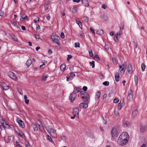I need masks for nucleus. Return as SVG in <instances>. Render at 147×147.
<instances>
[{
	"instance_id": "f257e3e1",
	"label": "nucleus",
	"mask_w": 147,
	"mask_h": 147,
	"mask_svg": "<svg viewBox=\"0 0 147 147\" xmlns=\"http://www.w3.org/2000/svg\"><path fill=\"white\" fill-rule=\"evenodd\" d=\"M129 137V136L127 132H123L118 138L117 143L122 146L125 144L128 141Z\"/></svg>"
},
{
	"instance_id": "f03ea898",
	"label": "nucleus",
	"mask_w": 147,
	"mask_h": 147,
	"mask_svg": "<svg viewBox=\"0 0 147 147\" xmlns=\"http://www.w3.org/2000/svg\"><path fill=\"white\" fill-rule=\"evenodd\" d=\"M46 129L50 134L54 138L57 137V135L56 131L50 126H48L46 128Z\"/></svg>"
},
{
	"instance_id": "7ed1b4c3",
	"label": "nucleus",
	"mask_w": 147,
	"mask_h": 147,
	"mask_svg": "<svg viewBox=\"0 0 147 147\" xmlns=\"http://www.w3.org/2000/svg\"><path fill=\"white\" fill-rule=\"evenodd\" d=\"M127 65V63L126 62H125L122 65H119V67L120 72V74L121 75H123L126 69V66Z\"/></svg>"
},
{
	"instance_id": "20e7f679",
	"label": "nucleus",
	"mask_w": 147,
	"mask_h": 147,
	"mask_svg": "<svg viewBox=\"0 0 147 147\" xmlns=\"http://www.w3.org/2000/svg\"><path fill=\"white\" fill-rule=\"evenodd\" d=\"M58 38H59L57 36H53L51 37L52 40L55 43H57L58 45H60V43L59 42Z\"/></svg>"
},
{
	"instance_id": "39448f33",
	"label": "nucleus",
	"mask_w": 147,
	"mask_h": 147,
	"mask_svg": "<svg viewBox=\"0 0 147 147\" xmlns=\"http://www.w3.org/2000/svg\"><path fill=\"white\" fill-rule=\"evenodd\" d=\"M111 134L113 137L114 138L117 136V128H114L111 131Z\"/></svg>"
},
{
	"instance_id": "423d86ee",
	"label": "nucleus",
	"mask_w": 147,
	"mask_h": 147,
	"mask_svg": "<svg viewBox=\"0 0 147 147\" xmlns=\"http://www.w3.org/2000/svg\"><path fill=\"white\" fill-rule=\"evenodd\" d=\"M8 76L13 79L16 80V77L15 74L12 72L9 71L8 73Z\"/></svg>"
},
{
	"instance_id": "0eeeda50",
	"label": "nucleus",
	"mask_w": 147,
	"mask_h": 147,
	"mask_svg": "<svg viewBox=\"0 0 147 147\" xmlns=\"http://www.w3.org/2000/svg\"><path fill=\"white\" fill-rule=\"evenodd\" d=\"M133 98V93L131 90H130L128 93L127 99L129 100H132Z\"/></svg>"
},
{
	"instance_id": "6e6552de",
	"label": "nucleus",
	"mask_w": 147,
	"mask_h": 147,
	"mask_svg": "<svg viewBox=\"0 0 147 147\" xmlns=\"http://www.w3.org/2000/svg\"><path fill=\"white\" fill-rule=\"evenodd\" d=\"M82 98L84 102H87L88 101L90 97L88 94H86L82 96Z\"/></svg>"
},
{
	"instance_id": "1a4fd4ad",
	"label": "nucleus",
	"mask_w": 147,
	"mask_h": 147,
	"mask_svg": "<svg viewBox=\"0 0 147 147\" xmlns=\"http://www.w3.org/2000/svg\"><path fill=\"white\" fill-rule=\"evenodd\" d=\"M80 92V89L79 88H75L73 92L71 94V96H73V97L75 96V95H76V94Z\"/></svg>"
},
{
	"instance_id": "9d476101",
	"label": "nucleus",
	"mask_w": 147,
	"mask_h": 147,
	"mask_svg": "<svg viewBox=\"0 0 147 147\" xmlns=\"http://www.w3.org/2000/svg\"><path fill=\"white\" fill-rule=\"evenodd\" d=\"M79 110L77 107L74 108L73 109V113L75 116L76 115H79Z\"/></svg>"
},
{
	"instance_id": "9b49d317",
	"label": "nucleus",
	"mask_w": 147,
	"mask_h": 147,
	"mask_svg": "<svg viewBox=\"0 0 147 147\" xmlns=\"http://www.w3.org/2000/svg\"><path fill=\"white\" fill-rule=\"evenodd\" d=\"M127 71L129 74H131L132 72V65L130 63H129L127 67Z\"/></svg>"
},
{
	"instance_id": "f8f14e48",
	"label": "nucleus",
	"mask_w": 147,
	"mask_h": 147,
	"mask_svg": "<svg viewBox=\"0 0 147 147\" xmlns=\"http://www.w3.org/2000/svg\"><path fill=\"white\" fill-rule=\"evenodd\" d=\"M18 123L19 125L22 128H24V127L25 125L23 122L21 120H19L18 121Z\"/></svg>"
},
{
	"instance_id": "ddd939ff",
	"label": "nucleus",
	"mask_w": 147,
	"mask_h": 147,
	"mask_svg": "<svg viewBox=\"0 0 147 147\" xmlns=\"http://www.w3.org/2000/svg\"><path fill=\"white\" fill-rule=\"evenodd\" d=\"M20 20L21 21H23L25 19H27V16L25 14H21Z\"/></svg>"
},
{
	"instance_id": "4468645a",
	"label": "nucleus",
	"mask_w": 147,
	"mask_h": 147,
	"mask_svg": "<svg viewBox=\"0 0 147 147\" xmlns=\"http://www.w3.org/2000/svg\"><path fill=\"white\" fill-rule=\"evenodd\" d=\"M138 114V111L136 109L134 110L132 112V117L134 118Z\"/></svg>"
},
{
	"instance_id": "2eb2a0df",
	"label": "nucleus",
	"mask_w": 147,
	"mask_h": 147,
	"mask_svg": "<svg viewBox=\"0 0 147 147\" xmlns=\"http://www.w3.org/2000/svg\"><path fill=\"white\" fill-rule=\"evenodd\" d=\"M82 3L83 5L85 6H89V3L87 0H82Z\"/></svg>"
},
{
	"instance_id": "dca6fc26",
	"label": "nucleus",
	"mask_w": 147,
	"mask_h": 147,
	"mask_svg": "<svg viewBox=\"0 0 147 147\" xmlns=\"http://www.w3.org/2000/svg\"><path fill=\"white\" fill-rule=\"evenodd\" d=\"M100 94L101 92L100 91H98L96 93L95 98L96 100H98L99 99L100 96Z\"/></svg>"
},
{
	"instance_id": "f3484780",
	"label": "nucleus",
	"mask_w": 147,
	"mask_h": 147,
	"mask_svg": "<svg viewBox=\"0 0 147 147\" xmlns=\"http://www.w3.org/2000/svg\"><path fill=\"white\" fill-rule=\"evenodd\" d=\"M88 106V105L86 103H81L80 104V107L81 108H86Z\"/></svg>"
},
{
	"instance_id": "a211bd4d",
	"label": "nucleus",
	"mask_w": 147,
	"mask_h": 147,
	"mask_svg": "<svg viewBox=\"0 0 147 147\" xmlns=\"http://www.w3.org/2000/svg\"><path fill=\"white\" fill-rule=\"evenodd\" d=\"M123 125L124 127H129L130 126L129 123L126 121H124Z\"/></svg>"
},
{
	"instance_id": "6ab92c4d",
	"label": "nucleus",
	"mask_w": 147,
	"mask_h": 147,
	"mask_svg": "<svg viewBox=\"0 0 147 147\" xmlns=\"http://www.w3.org/2000/svg\"><path fill=\"white\" fill-rule=\"evenodd\" d=\"M123 102V100H121L120 101V102L119 103V105L118 106L117 108H118V110H120L121 109Z\"/></svg>"
},
{
	"instance_id": "aec40b11",
	"label": "nucleus",
	"mask_w": 147,
	"mask_h": 147,
	"mask_svg": "<svg viewBox=\"0 0 147 147\" xmlns=\"http://www.w3.org/2000/svg\"><path fill=\"white\" fill-rule=\"evenodd\" d=\"M0 122L2 124V125L1 126V128L3 127L4 126V125L6 124V122L4 119L2 117L1 118V119Z\"/></svg>"
},
{
	"instance_id": "412c9836",
	"label": "nucleus",
	"mask_w": 147,
	"mask_h": 147,
	"mask_svg": "<svg viewBox=\"0 0 147 147\" xmlns=\"http://www.w3.org/2000/svg\"><path fill=\"white\" fill-rule=\"evenodd\" d=\"M119 74L118 73H116L115 74V80L117 82L119 80Z\"/></svg>"
},
{
	"instance_id": "4be33fe9",
	"label": "nucleus",
	"mask_w": 147,
	"mask_h": 147,
	"mask_svg": "<svg viewBox=\"0 0 147 147\" xmlns=\"http://www.w3.org/2000/svg\"><path fill=\"white\" fill-rule=\"evenodd\" d=\"M32 63V61L30 59H29L27 61L26 63V65L27 67H29L30 66Z\"/></svg>"
},
{
	"instance_id": "5701e85b",
	"label": "nucleus",
	"mask_w": 147,
	"mask_h": 147,
	"mask_svg": "<svg viewBox=\"0 0 147 147\" xmlns=\"http://www.w3.org/2000/svg\"><path fill=\"white\" fill-rule=\"evenodd\" d=\"M146 128L145 126H141L140 127V131L142 132H144L146 130Z\"/></svg>"
},
{
	"instance_id": "b1692460",
	"label": "nucleus",
	"mask_w": 147,
	"mask_h": 147,
	"mask_svg": "<svg viewBox=\"0 0 147 147\" xmlns=\"http://www.w3.org/2000/svg\"><path fill=\"white\" fill-rule=\"evenodd\" d=\"M76 97V95H75V96H74V98L73 96H71V94H70V96H69V99L71 102H73L74 100H75Z\"/></svg>"
},
{
	"instance_id": "393cba45",
	"label": "nucleus",
	"mask_w": 147,
	"mask_h": 147,
	"mask_svg": "<svg viewBox=\"0 0 147 147\" xmlns=\"http://www.w3.org/2000/svg\"><path fill=\"white\" fill-rule=\"evenodd\" d=\"M66 67V65L65 64H62L60 66V69L62 71H64Z\"/></svg>"
},
{
	"instance_id": "a878e982",
	"label": "nucleus",
	"mask_w": 147,
	"mask_h": 147,
	"mask_svg": "<svg viewBox=\"0 0 147 147\" xmlns=\"http://www.w3.org/2000/svg\"><path fill=\"white\" fill-rule=\"evenodd\" d=\"M2 127L4 129H9L10 128V127L7 123H6V124L4 125V126L3 127Z\"/></svg>"
},
{
	"instance_id": "bb28decb",
	"label": "nucleus",
	"mask_w": 147,
	"mask_h": 147,
	"mask_svg": "<svg viewBox=\"0 0 147 147\" xmlns=\"http://www.w3.org/2000/svg\"><path fill=\"white\" fill-rule=\"evenodd\" d=\"M48 76H47L44 75L42 76V79H41V81L42 82H45L47 80Z\"/></svg>"
},
{
	"instance_id": "cd10ccee",
	"label": "nucleus",
	"mask_w": 147,
	"mask_h": 147,
	"mask_svg": "<svg viewBox=\"0 0 147 147\" xmlns=\"http://www.w3.org/2000/svg\"><path fill=\"white\" fill-rule=\"evenodd\" d=\"M103 31L102 30H100L97 31L96 32V33L100 35H101L103 34Z\"/></svg>"
},
{
	"instance_id": "c85d7f7f",
	"label": "nucleus",
	"mask_w": 147,
	"mask_h": 147,
	"mask_svg": "<svg viewBox=\"0 0 147 147\" xmlns=\"http://www.w3.org/2000/svg\"><path fill=\"white\" fill-rule=\"evenodd\" d=\"M33 127L34 131H37L38 130V127L34 123L33 124Z\"/></svg>"
},
{
	"instance_id": "c756f323",
	"label": "nucleus",
	"mask_w": 147,
	"mask_h": 147,
	"mask_svg": "<svg viewBox=\"0 0 147 147\" xmlns=\"http://www.w3.org/2000/svg\"><path fill=\"white\" fill-rule=\"evenodd\" d=\"M38 121L39 122V123H38L37 122V123H38V126H39V129L40 130H42V128H43V126H42V125L39 120H38Z\"/></svg>"
},
{
	"instance_id": "7c9ffc66",
	"label": "nucleus",
	"mask_w": 147,
	"mask_h": 147,
	"mask_svg": "<svg viewBox=\"0 0 147 147\" xmlns=\"http://www.w3.org/2000/svg\"><path fill=\"white\" fill-rule=\"evenodd\" d=\"M28 98L26 95L24 96V99L26 104H28L29 102V100L27 99Z\"/></svg>"
},
{
	"instance_id": "2f4dec72",
	"label": "nucleus",
	"mask_w": 147,
	"mask_h": 147,
	"mask_svg": "<svg viewBox=\"0 0 147 147\" xmlns=\"http://www.w3.org/2000/svg\"><path fill=\"white\" fill-rule=\"evenodd\" d=\"M2 87H3V89L4 90H8L9 88V86H7V85H3Z\"/></svg>"
},
{
	"instance_id": "473e14b6",
	"label": "nucleus",
	"mask_w": 147,
	"mask_h": 147,
	"mask_svg": "<svg viewBox=\"0 0 147 147\" xmlns=\"http://www.w3.org/2000/svg\"><path fill=\"white\" fill-rule=\"evenodd\" d=\"M76 23L78 25L80 28L82 29V23L79 21H77L76 22Z\"/></svg>"
},
{
	"instance_id": "72a5a7b5",
	"label": "nucleus",
	"mask_w": 147,
	"mask_h": 147,
	"mask_svg": "<svg viewBox=\"0 0 147 147\" xmlns=\"http://www.w3.org/2000/svg\"><path fill=\"white\" fill-rule=\"evenodd\" d=\"M11 37L13 40L15 41H17L18 40L17 38L13 34L11 35Z\"/></svg>"
},
{
	"instance_id": "f704fd0d",
	"label": "nucleus",
	"mask_w": 147,
	"mask_h": 147,
	"mask_svg": "<svg viewBox=\"0 0 147 147\" xmlns=\"http://www.w3.org/2000/svg\"><path fill=\"white\" fill-rule=\"evenodd\" d=\"M113 61L115 64H116L117 63V61L115 57H113L112 58Z\"/></svg>"
},
{
	"instance_id": "c9c22d12",
	"label": "nucleus",
	"mask_w": 147,
	"mask_h": 147,
	"mask_svg": "<svg viewBox=\"0 0 147 147\" xmlns=\"http://www.w3.org/2000/svg\"><path fill=\"white\" fill-rule=\"evenodd\" d=\"M146 67V65L144 63H142L141 65V68L142 70L143 71H144Z\"/></svg>"
},
{
	"instance_id": "e433bc0d",
	"label": "nucleus",
	"mask_w": 147,
	"mask_h": 147,
	"mask_svg": "<svg viewBox=\"0 0 147 147\" xmlns=\"http://www.w3.org/2000/svg\"><path fill=\"white\" fill-rule=\"evenodd\" d=\"M47 139L48 140H49L51 142H53L52 139H51V137L49 135H47Z\"/></svg>"
},
{
	"instance_id": "4c0bfd02",
	"label": "nucleus",
	"mask_w": 147,
	"mask_h": 147,
	"mask_svg": "<svg viewBox=\"0 0 147 147\" xmlns=\"http://www.w3.org/2000/svg\"><path fill=\"white\" fill-rule=\"evenodd\" d=\"M94 58L95 60L97 61L100 60L99 57L97 55H95Z\"/></svg>"
},
{
	"instance_id": "58836bf2",
	"label": "nucleus",
	"mask_w": 147,
	"mask_h": 147,
	"mask_svg": "<svg viewBox=\"0 0 147 147\" xmlns=\"http://www.w3.org/2000/svg\"><path fill=\"white\" fill-rule=\"evenodd\" d=\"M36 30L37 32H39L40 31V26L39 25H37Z\"/></svg>"
},
{
	"instance_id": "ea45409f",
	"label": "nucleus",
	"mask_w": 147,
	"mask_h": 147,
	"mask_svg": "<svg viewBox=\"0 0 147 147\" xmlns=\"http://www.w3.org/2000/svg\"><path fill=\"white\" fill-rule=\"evenodd\" d=\"M90 64L91 66H92V68H94L95 66L94 65V61H92V62H90Z\"/></svg>"
},
{
	"instance_id": "a19ab883",
	"label": "nucleus",
	"mask_w": 147,
	"mask_h": 147,
	"mask_svg": "<svg viewBox=\"0 0 147 147\" xmlns=\"http://www.w3.org/2000/svg\"><path fill=\"white\" fill-rule=\"evenodd\" d=\"M17 134L19 136H20L21 137H22L24 135L23 133L22 132L20 131L17 133Z\"/></svg>"
},
{
	"instance_id": "79ce46f5",
	"label": "nucleus",
	"mask_w": 147,
	"mask_h": 147,
	"mask_svg": "<svg viewBox=\"0 0 147 147\" xmlns=\"http://www.w3.org/2000/svg\"><path fill=\"white\" fill-rule=\"evenodd\" d=\"M77 11V8L76 7L73 8L72 9V12L73 13H76Z\"/></svg>"
},
{
	"instance_id": "37998d69",
	"label": "nucleus",
	"mask_w": 147,
	"mask_h": 147,
	"mask_svg": "<svg viewBox=\"0 0 147 147\" xmlns=\"http://www.w3.org/2000/svg\"><path fill=\"white\" fill-rule=\"evenodd\" d=\"M80 44L79 42H77L75 43V47L76 48L78 47H79Z\"/></svg>"
},
{
	"instance_id": "c03bdc74",
	"label": "nucleus",
	"mask_w": 147,
	"mask_h": 147,
	"mask_svg": "<svg viewBox=\"0 0 147 147\" xmlns=\"http://www.w3.org/2000/svg\"><path fill=\"white\" fill-rule=\"evenodd\" d=\"M103 84L105 86H107L109 84V82L108 81H105L103 83Z\"/></svg>"
},
{
	"instance_id": "a18cd8bd",
	"label": "nucleus",
	"mask_w": 147,
	"mask_h": 147,
	"mask_svg": "<svg viewBox=\"0 0 147 147\" xmlns=\"http://www.w3.org/2000/svg\"><path fill=\"white\" fill-rule=\"evenodd\" d=\"M119 99L117 98H115L113 100V102L115 103H117L119 102Z\"/></svg>"
},
{
	"instance_id": "49530a36",
	"label": "nucleus",
	"mask_w": 147,
	"mask_h": 147,
	"mask_svg": "<svg viewBox=\"0 0 147 147\" xmlns=\"http://www.w3.org/2000/svg\"><path fill=\"white\" fill-rule=\"evenodd\" d=\"M16 145L17 147H22V146L17 141L16 142Z\"/></svg>"
},
{
	"instance_id": "de8ad7c7",
	"label": "nucleus",
	"mask_w": 147,
	"mask_h": 147,
	"mask_svg": "<svg viewBox=\"0 0 147 147\" xmlns=\"http://www.w3.org/2000/svg\"><path fill=\"white\" fill-rule=\"evenodd\" d=\"M118 36L116 35H115V37L114 38V40H115V41L116 42H117L118 40Z\"/></svg>"
},
{
	"instance_id": "09e8293b",
	"label": "nucleus",
	"mask_w": 147,
	"mask_h": 147,
	"mask_svg": "<svg viewBox=\"0 0 147 147\" xmlns=\"http://www.w3.org/2000/svg\"><path fill=\"white\" fill-rule=\"evenodd\" d=\"M61 137L62 138V140H65L66 139V136L63 135H62L61 136Z\"/></svg>"
},
{
	"instance_id": "8fccbe9b",
	"label": "nucleus",
	"mask_w": 147,
	"mask_h": 147,
	"mask_svg": "<svg viewBox=\"0 0 147 147\" xmlns=\"http://www.w3.org/2000/svg\"><path fill=\"white\" fill-rule=\"evenodd\" d=\"M84 21L86 22H87L88 21V18L87 17L84 16L83 17Z\"/></svg>"
},
{
	"instance_id": "3c124183",
	"label": "nucleus",
	"mask_w": 147,
	"mask_h": 147,
	"mask_svg": "<svg viewBox=\"0 0 147 147\" xmlns=\"http://www.w3.org/2000/svg\"><path fill=\"white\" fill-rule=\"evenodd\" d=\"M35 38L37 40H38L40 39V40L41 39L40 38V37L38 35H35Z\"/></svg>"
},
{
	"instance_id": "603ef678",
	"label": "nucleus",
	"mask_w": 147,
	"mask_h": 147,
	"mask_svg": "<svg viewBox=\"0 0 147 147\" xmlns=\"http://www.w3.org/2000/svg\"><path fill=\"white\" fill-rule=\"evenodd\" d=\"M70 76L71 77H74L75 76V74L74 72H72L71 73Z\"/></svg>"
},
{
	"instance_id": "864d4df0",
	"label": "nucleus",
	"mask_w": 147,
	"mask_h": 147,
	"mask_svg": "<svg viewBox=\"0 0 147 147\" xmlns=\"http://www.w3.org/2000/svg\"><path fill=\"white\" fill-rule=\"evenodd\" d=\"M89 53L90 56V57H92L93 55V54L92 52V50H90V51H89Z\"/></svg>"
},
{
	"instance_id": "5fc2aeb1",
	"label": "nucleus",
	"mask_w": 147,
	"mask_h": 147,
	"mask_svg": "<svg viewBox=\"0 0 147 147\" xmlns=\"http://www.w3.org/2000/svg\"><path fill=\"white\" fill-rule=\"evenodd\" d=\"M61 37L62 38H65L64 34L63 32H61Z\"/></svg>"
},
{
	"instance_id": "6e6d98bb",
	"label": "nucleus",
	"mask_w": 147,
	"mask_h": 147,
	"mask_svg": "<svg viewBox=\"0 0 147 147\" xmlns=\"http://www.w3.org/2000/svg\"><path fill=\"white\" fill-rule=\"evenodd\" d=\"M72 56L70 55H68V57L67 58V60L68 61H69V60L72 58Z\"/></svg>"
},
{
	"instance_id": "4d7b16f0",
	"label": "nucleus",
	"mask_w": 147,
	"mask_h": 147,
	"mask_svg": "<svg viewBox=\"0 0 147 147\" xmlns=\"http://www.w3.org/2000/svg\"><path fill=\"white\" fill-rule=\"evenodd\" d=\"M26 147H30V146L28 142H26L25 143Z\"/></svg>"
},
{
	"instance_id": "13d9d810",
	"label": "nucleus",
	"mask_w": 147,
	"mask_h": 147,
	"mask_svg": "<svg viewBox=\"0 0 147 147\" xmlns=\"http://www.w3.org/2000/svg\"><path fill=\"white\" fill-rule=\"evenodd\" d=\"M122 32H119L115 34L116 35L120 36L121 35Z\"/></svg>"
},
{
	"instance_id": "bf43d9fd",
	"label": "nucleus",
	"mask_w": 147,
	"mask_h": 147,
	"mask_svg": "<svg viewBox=\"0 0 147 147\" xmlns=\"http://www.w3.org/2000/svg\"><path fill=\"white\" fill-rule=\"evenodd\" d=\"M82 89L84 91H86L87 89V88L86 86H84L83 87Z\"/></svg>"
},
{
	"instance_id": "052dcab7",
	"label": "nucleus",
	"mask_w": 147,
	"mask_h": 147,
	"mask_svg": "<svg viewBox=\"0 0 147 147\" xmlns=\"http://www.w3.org/2000/svg\"><path fill=\"white\" fill-rule=\"evenodd\" d=\"M114 114L116 116H117L119 115V113L117 111H115L114 112Z\"/></svg>"
},
{
	"instance_id": "680f3d73",
	"label": "nucleus",
	"mask_w": 147,
	"mask_h": 147,
	"mask_svg": "<svg viewBox=\"0 0 147 147\" xmlns=\"http://www.w3.org/2000/svg\"><path fill=\"white\" fill-rule=\"evenodd\" d=\"M107 96V94H104L102 97V99H104L106 98Z\"/></svg>"
},
{
	"instance_id": "e2e57ef3",
	"label": "nucleus",
	"mask_w": 147,
	"mask_h": 147,
	"mask_svg": "<svg viewBox=\"0 0 147 147\" xmlns=\"http://www.w3.org/2000/svg\"><path fill=\"white\" fill-rule=\"evenodd\" d=\"M107 5L105 4L102 5V8L104 9H106L107 8Z\"/></svg>"
},
{
	"instance_id": "0e129e2a",
	"label": "nucleus",
	"mask_w": 147,
	"mask_h": 147,
	"mask_svg": "<svg viewBox=\"0 0 147 147\" xmlns=\"http://www.w3.org/2000/svg\"><path fill=\"white\" fill-rule=\"evenodd\" d=\"M12 24L14 26H16L17 25V23L15 22H12Z\"/></svg>"
},
{
	"instance_id": "69168bd1",
	"label": "nucleus",
	"mask_w": 147,
	"mask_h": 147,
	"mask_svg": "<svg viewBox=\"0 0 147 147\" xmlns=\"http://www.w3.org/2000/svg\"><path fill=\"white\" fill-rule=\"evenodd\" d=\"M18 91L20 94L22 95L23 94L22 91L21 89L18 90Z\"/></svg>"
},
{
	"instance_id": "338daca9",
	"label": "nucleus",
	"mask_w": 147,
	"mask_h": 147,
	"mask_svg": "<svg viewBox=\"0 0 147 147\" xmlns=\"http://www.w3.org/2000/svg\"><path fill=\"white\" fill-rule=\"evenodd\" d=\"M4 14V13L3 12H2V11H0V16H3Z\"/></svg>"
},
{
	"instance_id": "774afa93",
	"label": "nucleus",
	"mask_w": 147,
	"mask_h": 147,
	"mask_svg": "<svg viewBox=\"0 0 147 147\" xmlns=\"http://www.w3.org/2000/svg\"><path fill=\"white\" fill-rule=\"evenodd\" d=\"M46 18L47 20H49L50 18V17L49 14H48L46 16Z\"/></svg>"
}]
</instances>
